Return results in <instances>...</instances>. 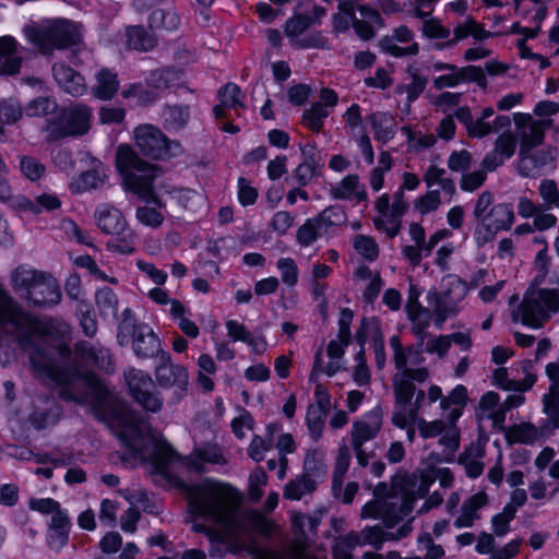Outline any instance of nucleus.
<instances>
[{
	"label": "nucleus",
	"instance_id": "423d86ee",
	"mask_svg": "<svg viewBox=\"0 0 559 559\" xmlns=\"http://www.w3.org/2000/svg\"><path fill=\"white\" fill-rule=\"evenodd\" d=\"M337 12L332 15V28L335 34L345 33L353 26L355 34L362 40L376 36L374 26L383 27L378 10L359 4L355 0H337Z\"/></svg>",
	"mask_w": 559,
	"mask_h": 559
},
{
	"label": "nucleus",
	"instance_id": "6e6552de",
	"mask_svg": "<svg viewBox=\"0 0 559 559\" xmlns=\"http://www.w3.org/2000/svg\"><path fill=\"white\" fill-rule=\"evenodd\" d=\"M117 341L120 346H127L131 342L134 354L142 359L159 358L162 353H165L153 329L146 323H138L130 309L122 312Z\"/></svg>",
	"mask_w": 559,
	"mask_h": 559
},
{
	"label": "nucleus",
	"instance_id": "49530a36",
	"mask_svg": "<svg viewBox=\"0 0 559 559\" xmlns=\"http://www.w3.org/2000/svg\"><path fill=\"white\" fill-rule=\"evenodd\" d=\"M329 116V110L321 104L314 103L305 110L302 115L306 126L314 132H319L323 126V120Z\"/></svg>",
	"mask_w": 559,
	"mask_h": 559
},
{
	"label": "nucleus",
	"instance_id": "f704fd0d",
	"mask_svg": "<svg viewBox=\"0 0 559 559\" xmlns=\"http://www.w3.org/2000/svg\"><path fill=\"white\" fill-rule=\"evenodd\" d=\"M162 118L167 130L178 131L188 123L190 110L186 105H167L162 112Z\"/></svg>",
	"mask_w": 559,
	"mask_h": 559
},
{
	"label": "nucleus",
	"instance_id": "13d9d810",
	"mask_svg": "<svg viewBox=\"0 0 559 559\" xmlns=\"http://www.w3.org/2000/svg\"><path fill=\"white\" fill-rule=\"evenodd\" d=\"M487 180V173L480 168L474 171L462 174L460 179V188L465 192H474L483 187Z\"/></svg>",
	"mask_w": 559,
	"mask_h": 559
},
{
	"label": "nucleus",
	"instance_id": "bf43d9fd",
	"mask_svg": "<svg viewBox=\"0 0 559 559\" xmlns=\"http://www.w3.org/2000/svg\"><path fill=\"white\" fill-rule=\"evenodd\" d=\"M46 133V140L48 142H56L67 136H72L68 129L67 122L63 120V116L60 119H50L46 121L44 127Z\"/></svg>",
	"mask_w": 559,
	"mask_h": 559
},
{
	"label": "nucleus",
	"instance_id": "f257e3e1",
	"mask_svg": "<svg viewBox=\"0 0 559 559\" xmlns=\"http://www.w3.org/2000/svg\"><path fill=\"white\" fill-rule=\"evenodd\" d=\"M70 331V325L62 320L39 322L29 316L0 284V332L16 335L33 371L60 385L59 394L63 400L88 404L97 415L110 420L128 448L139 451L142 416L114 396L94 374L66 370L51 356V348L62 359L71 356L66 342Z\"/></svg>",
	"mask_w": 559,
	"mask_h": 559
},
{
	"label": "nucleus",
	"instance_id": "0e129e2a",
	"mask_svg": "<svg viewBox=\"0 0 559 559\" xmlns=\"http://www.w3.org/2000/svg\"><path fill=\"white\" fill-rule=\"evenodd\" d=\"M474 241L478 248L484 247L488 242L493 241L498 231L489 225L485 219H475Z\"/></svg>",
	"mask_w": 559,
	"mask_h": 559
},
{
	"label": "nucleus",
	"instance_id": "4be33fe9",
	"mask_svg": "<svg viewBox=\"0 0 559 559\" xmlns=\"http://www.w3.org/2000/svg\"><path fill=\"white\" fill-rule=\"evenodd\" d=\"M219 104L214 106L213 114L217 119H228L230 115L228 110H237L243 107L241 100L240 87L234 83H227L224 87L218 90Z\"/></svg>",
	"mask_w": 559,
	"mask_h": 559
},
{
	"label": "nucleus",
	"instance_id": "c9c22d12",
	"mask_svg": "<svg viewBox=\"0 0 559 559\" xmlns=\"http://www.w3.org/2000/svg\"><path fill=\"white\" fill-rule=\"evenodd\" d=\"M119 82L117 74L103 69L96 74V84L93 87V94L100 99H110L118 91Z\"/></svg>",
	"mask_w": 559,
	"mask_h": 559
},
{
	"label": "nucleus",
	"instance_id": "7ed1b4c3",
	"mask_svg": "<svg viewBox=\"0 0 559 559\" xmlns=\"http://www.w3.org/2000/svg\"><path fill=\"white\" fill-rule=\"evenodd\" d=\"M116 165L123 175L129 190L133 191L146 204L139 206L135 212L136 219L151 228H158L164 223V215L158 209L165 203L155 193L153 182L159 169L143 160L131 146L121 144L117 148Z\"/></svg>",
	"mask_w": 559,
	"mask_h": 559
},
{
	"label": "nucleus",
	"instance_id": "b1692460",
	"mask_svg": "<svg viewBox=\"0 0 559 559\" xmlns=\"http://www.w3.org/2000/svg\"><path fill=\"white\" fill-rule=\"evenodd\" d=\"M187 466L198 473L205 471V464L224 465L227 463L222 450L217 445L207 444L194 450L186 460Z\"/></svg>",
	"mask_w": 559,
	"mask_h": 559
},
{
	"label": "nucleus",
	"instance_id": "58836bf2",
	"mask_svg": "<svg viewBox=\"0 0 559 559\" xmlns=\"http://www.w3.org/2000/svg\"><path fill=\"white\" fill-rule=\"evenodd\" d=\"M107 178L105 168L98 164L93 169L81 174L76 181V191H85L102 187Z\"/></svg>",
	"mask_w": 559,
	"mask_h": 559
},
{
	"label": "nucleus",
	"instance_id": "e2e57ef3",
	"mask_svg": "<svg viewBox=\"0 0 559 559\" xmlns=\"http://www.w3.org/2000/svg\"><path fill=\"white\" fill-rule=\"evenodd\" d=\"M22 174L32 181L40 179L45 174V166L32 156H22L20 160Z\"/></svg>",
	"mask_w": 559,
	"mask_h": 559
},
{
	"label": "nucleus",
	"instance_id": "a878e982",
	"mask_svg": "<svg viewBox=\"0 0 559 559\" xmlns=\"http://www.w3.org/2000/svg\"><path fill=\"white\" fill-rule=\"evenodd\" d=\"M41 272L27 264L16 266L10 275V284L13 292L25 300L26 295L33 289Z\"/></svg>",
	"mask_w": 559,
	"mask_h": 559
},
{
	"label": "nucleus",
	"instance_id": "a19ab883",
	"mask_svg": "<svg viewBox=\"0 0 559 559\" xmlns=\"http://www.w3.org/2000/svg\"><path fill=\"white\" fill-rule=\"evenodd\" d=\"M538 194L543 201L540 204L546 209L559 210V188L554 179H543L538 185Z\"/></svg>",
	"mask_w": 559,
	"mask_h": 559
},
{
	"label": "nucleus",
	"instance_id": "4d7b16f0",
	"mask_svg": "<svg viewBox=\"0 0 559 559\" xmlns=\"http://www.w3.org/2000/svg\"><path fill=\"white\" fill-rule=\"evenodd\" d=\"M373 224L377 229L383 230L390 238H394L400 233L401 217H395L390 211L373 218Z\"/></svg>",
	"mask_w": 559,
	"mask_h": 559
},
{
	"label": "nucleus",
	"instance_id": "1a4fd4ad",
	"mask_svg": "<svg viewBox=\"0 0 559 559\" xmlns=\"http://www.w3.org/2000/svg\"><path fill=\"white\" fill-rule=\"evenodd\" d=\"M24 33L43 52L75 46L81 41L78 26L64 19L46 20L37 26H26Z\"/></svg>",
	"mask_w": 559,
	"mask_h": 559
},
{
	"label": "nucleus",
	"instance_id": "39448f33",
	"mask_svg": "<svg viewBox=\"0 0 559 559\" xmlns=\"http://www.w3.org/2000/svg\"><path fill=\"white\" fill-rule=\"evenodd\" d=\"M414 502V495L404 491L396 479L392 481L390 491L386 484L381 483L374 489V500L364 506L361 516L382 520L386 527L392 528L412 512Z\"/></svg>",
	"mask_w": 559,
	"mask_h": 559
},
{
	"label": "nucleus",
	"instance_id": "f03ea898",
	"mask_svg": "<svg viewBox=\"0 0 559 559\" xmlns=\"http://www.w3.org/2000/svg\"><path fill=\"white\" fill-rule=\"evenodd\" d=\"M175 484L185 492L190 512L218 526L226 537L236 538L247 532L249 523L262 520L257 512L239 510L240 496L228 484L211 478L200 484L176 479Z\"/></svg>",
	"mask_w": 559,
	"mask_h": 559
},
{
	"label": "nucleus",
	"instance_id": "79ce46f5",
	"mask_svg": "<svg viewBox=\"0 0 559 559\" xmlns=\"http://www.w3.org/2000/svg\"><path fill=\"white\" fill-rule=\"evenodd\" d=\"M329 411L319 407L308 406L306 423L311 438L318 441L322 437V431L325 425V418Z\"/></svg>",
	"mask_w": 559,
	"mask_h": 559
},
{
	"label": "nucleus",
	"instance_id": "338daca9",
	"mask_svg": "<svg viewBox=\"0 0 559 559\" xmlns=\"http://www.w3.org/2000/svg\"><path fill=\"white\" fill-rule=\"evenodd\" d=\"M318 164L311 158L307 157L294 171V178L301 187L307 186L317 174Z\"/></svg>",
	"mask_w": 559,
	"mask_h": 559
},
{
	"label": "nucleus",
	"instance_id": "37998d69",
	"mask_svg": "<svg viewBox=\"0 0 559 559\" xmlns=\"http://www.w3.org/2000/svg\"><path fill=\"white\" fill-rule=\"evenodd\" d=\"M311 26V21L307 14H297L289 17L284 27L285 35L288 37L290 45L296 43V39L302 37L307 28Z\"/></svg>",
	"mask_w": 559,
	"mask_h": 559
},
{
	"label": "nucleus",
	"instance_id": "774afa93",
	"mask_svg": "<svg viewBox=\"0 0 559 559\" xmlns=\"http://www.w3.org/2000/svg\"><path fill=\"white\" fill-rule=\"evenodd\" d=\"M473 163L472 154L466 151L462 150L459 152H452L448 159V167L452 171L455 173H466Z\"/></svg>",
	"mask_w": 559,
	"mask_h": 559
},
{
	"label": "nucleus",
	"instance_id": "4468645a",
	"mask_svg": "<svg viewBox=\"0 0 559 559\" xmlns=\"http://www.w3.org/2000/svg\"><path fill=\"white\" fill-rule=\"evenodd\" d=\"M155 379L163 389H174L176 401L181 400L188 390L189 374L185 367L174 364L168 353H162L155 368Z\"/></svg>",
	"mask_w": 559,
	"mask_h": 559
},
{
	"label": "nucleus",
	"instance_id": "9d476101",
	"mask_svg": "<svg viewBox=\"0 0 559 559\" xmlns=\"http://www.w3.org/2000/svg\"><path fill=\"white\" fill-rule=\"evenodd\" d=\"M98 228L112 236L107 242L108 250L121 254L132 253L135 249V234L128 227L122 213L112 205L100 204L94 212Z\"/></svg>",
	"mask_w": 559,
	"mask_h": 559
},
{
	"label": "nucleus",
	"instance_id": "cd10ccee",
	"mask_svg": "<svg viewBox=\"0 0 559 559\" xmlns=\"http://www.w3.org/2000/svg\"><path fill=\"white\" fill-rule=\"evenodd\" d=\"M75 354L82 360L91 362L106 372L112 369V356L104 347H96L88 342L81 341L75 344Z\"/></svg>",
	"mask_w": 559,
	"mask_h": 559
},
{
	"label": "nucleus",
	"instance_id": "aec40b11",
	"mask_svg": "<svg viewBox=\"0 0 559 559\" xmlns=\"http://www.w3.org/2000/svg\"><path fill=\"white\" fill-rule=\"evenodd\" d=\"M64 122L72 136H80L91 128L92 108L85 104H72L62 110Z\"/></svg>",
	"mask_w": 559,
	"mask_h": 559
},
{
	"label": "nucleus",
	"instance_id": "de8ad7c7",
	"mask_svg": "<svg viewBox=\"0 0 559 559\" xmlns=\"http://www.w3.org/2000/svg\"><path fill=\"white\" fill-rule=\"evenodd\" d=\"M350 463V451L347 445H342L338 449V454L336 456L335 467L333 472V489L340 488L342 486L344 476L348 471Z\"/></svg>",
	"mask_w": 559,
	"mask_h": 559
},
{
	"label": "nucleus",
	"instance_id": "864d4df0",
	"mask_svg": "<svg viewBox=\"0 0 559 559\" xmlns=\"http://www.w3.org/2000/svg\"><path fill=\"white\" fill-rule=\"evenodd\" d=\"M412 532L411 521L404 523L396 532H390L381 536V532L372 530L368 533L367 539L370 544L374 545L376 548H380L383 539L386 540H399L406 537Z\"/></svg>",
	"mask_w": 559,
	"mask_h": 559
},
{
	"label": "nucleus",
	"instance_id": "e433bc0d",
	"mask_svg": "<svg viewBox=\"0 0 559 559\" xmlns=\"http://www.w3.org/2000/svg\"><path fill=\"white\" fill-rule=\"evenodd\" d=\"M174 449L165 441H156L152 453L154 471L164 477H168V465L175 460Z\"/></svg>",
	"mask_w": 559,
	"mask_h": 559
},
{
	"label": "nucleus",
	"instance_id": "c85d7f7f",
	"mask_svg": "<svg viewBox=\"0 0 559 559\" xmlns=\"http://www.w3.org/2000/svg\"><path fill=\"white\" fill-rule=\"evenodd\" d=\"M75 354L82 360L91 362L106 372L112 369V356L104 347H96L88 342L81 341L75 344Z\"/></svg>",
	"mask_w": 559,
	"mask_h": 559
},
{
	"label": "nucleus",
	"instance_id": "3c124183",
	"mask_svg": "<svg viewBox=\"0 0 559 559\" xmlns=\"http://www.w3.org/2000/svg\"><path fill=\"white\" fill-rule=\"evenodd\" d=\"M57 103L53 98L48 96H39L34 98L26 106V115L29 117L47 116L55 112Z\"/></svg>",
	"mask_w": 559,
	"mask_h": 559
},
{
	"label": "nucleus",
	"instance_id": "f8f14e48",
	"mask_svg": "<svg viewBox=\"0 0 559 559\" xmlns=\"http://www.w3.org/2000/svg\"><path fill=\"white\" fill-rule=\"evenodd\" d=\"M558 150L551 145L519 151L516 171L523 178H538L546 169H556Z\"/></svg>",
	"mask_w": 559,
	"mask_h": 559
},
{
	"label": "nucleus",
	"instance_id": "2f4dec72",
	"mask_svg": "<svg viewBox=\"0 0 559 559\" xmlns=\"http://www.w3.org/2000/svg\"><path fill=\"white\" fill-rule=\"evenodd\" d=\"M368 121L374 132V139L382 144L392 140L396 133V122L393 117L385 112H372Z\"/></svg>",
	"mask_w": 559,
	"mask_h": 559
},
{
	"label": "nucleus",
	"instance_id": "8fccbe9b",
	"mask_svg": "<svg viewBox=\"0 0 559 559\" xmlns=\"http://www.w3.org/2000/svg\"><path fill=\"white\" fill-rule=\"evenodd\" d=\"M316 219L323 231L326 233L329 227L342 225L346 221V215L340 206H329Z\"/></svg>",
	"mask_w": 559,
	"mask_h": 559
},
{
	"label": "nucleus",
	"instance_id": "0eeeda50",
	"mask_svg": "<svg viewBox=\"0 0 559 559\" xmlns=\"http://www.w3.org/2000/svg\"><path fill=\"white\" fill-rule=\"evenodd\" d=\"M559 312V288L528 289L522 302L513 311L514 321L540 329L550 318Z\"/></svg>",
	"mask_w": 559,
	"mask_h": 559
},
{
	"label": "nucleus",
	"instance_id": "ea45409f",
	"mask_svg": "<svg viewBox=\"0 0 559 559\" xmlns=\"http://www.w3.org/2000/svg\"><path fill=\"white\" fill-rule=\"evenodd\" d=\"M127 44L130 48L148 51L154 48L155 39L141 26H132L127 31Z\"/></svg>",
	"mask_w": 559,
	"mask_h": 559
},
{
	"label": "nucleus",
	"instance_id": "ddd939ff",
	"mask_svg": "<svg viewBox=\"0 0 559 559\" xmlns=\"http://www.w3.org/2000/svg\"><path fill=\"white\" fill-rule=\"evenodd\" d=\"M466 284L455 275H448L442 281V290L437 297L433 312L436 324L441 326L443 322L459 312V304L467 294Z\"/></svg>",
	"mask_w": 559,
	"mask_h": 559
},
{
	"label": "nucleus",
	"instance_id": "6ab92c4d",
	"mask_svg": "<svg viewBox=\"0 0 559 559\" xmlns=\"http://www.w3.org/2000/svg\"><path fill=\"white\" fill-rule=\"evenodd\" d=\"M52 73L58 85L68 94L78 97L87 91L85 79L66 63H55Z\"/></svg>",
	"mask_w": 559,
	"mask_h": 559
},
{
	"label": "nucleus",
	"instance_id": "a18cd8bd",
	"mask_svg": "<svg viewBox=\"0 0 559 559\" xmlns=\"http://www.w3.org/2000/svg\"><path fill=\"white\" fill-rule=\"evenodd\" d=\"M95 302L103 314H116L118 310V297L109 287L100 288L95 294Z\"/></svg>",
	"mask_w": 559,
	"mask_h": 559
},
{
	"label": "nucleus",
	"instance_id": "09e8293b",
	"mask_svg": "<svg viewBox=\"0 0 559 559\" xmlns=\"http://www.w3.org/2000/svg\"><path fill=\"white\" fill-rule=\"evenodd\" d=\"M324 231L314 218H309L297 230V241L301 246H310L317 238L323 235Z\"/></svg>",
	"mask_w": 559,
	"mask_h": 559
},
{
	"label": "nucleus",
	"instance_id": "2eb2a0df",
	"mask_svg": "<svg viewBox=\"0 0 559 559\" xmlns=\"http://www.w3.org/2000/svg\"><path fill=\"white\" fill-rule=\"evenodd\" d=\"M124 377L134 400L140 405L152 413L162 408L160 394L152 390L153 381L146 372L132 368L124 373Z\"/></svg>",
	"mask_w": 559,
	"mask_h": 559
},
{
	"label": "nucleus",
	"instance_id": "dca6fc26",
	"mask_svg": "<svg viewBox=\"0 0 559 559\" xmlns=\"http://www.w3.org/2000/svg\"><path fill=\"white\" fill-rule=\"evenodd\" d=\"M60 300L61 292L57 280L51 274L44 271L25 298V301L33 307L56 306Z\"/></svg>",
	"mask_w": 559,
	"mask_h": 559
},
{
	"label": "nucleus",
	"instance_id": "603ef678",
	"mask_svg": "<svg viewBox=\"0 0 559 559\" xmlns=\"http://www.w3.org/2000/svg\"><path fill=\"white\" fill-rule=\"evenodd\" d=\"M355 250L366 260L372 262L379 257V247L373 238L365 235H357L354 238Z\"/></svg>",
	"mask_w": 559,
	"mask_h": 559
},
{
	"label": "nucleus",
	"instance_id": "9b49d317",
	"mask_svg": "<svg viewBox=\"0 0 559 559\" xmlns=\"http://www.w3.org/2000/svg\"><path fill=\"white\" fill-rule=\"evenodd\" d=\"M133 139L138 150L152 159L170 158L181 152L179 142L169 140L159 128L150 123L138 126Z\"/></svg>",
	"mask_w": 559,
	"mask_h": 559
},
{
	"label": "nucleus",
	"instance_id": "680f3d73",
	"mask_svg": "<svg viewBox=\"0 0 559 559\" xmlns=\"http://www.w3.org/2000/svg\"><path fill=\"white\" fill-rule=\"evenodd\" d=\"M380 45L385 52L397 58L404 56H416L419 51V46L415 41L407 47H400L395 44L393 38L390 37L382 38Z\"/></svg>",
	"mask_w": 559,
	"mask_h": 559
},
{
	"label": "nucleus",
	"instance_id": "bb28decb",
	"mask_svg": "<svg viewBox=\"0 0 559 559\" xmlns=\"http://www.w3.org/2000/svg\"><path fill=\"white\" fill-rule=\"evenodd\" d=\"M61 205L60 200L50 193H43L31 200L22 194H16V198L12 202V209L17 211H28L34 214H39L44 211H52Z\"/></svg>",
	"mask_w": 559,
	"mask_h": 559
},
{
	"label": "nucleus",
	"instance_id": "052dcab7",
	"mask_svg": "<svg viewBox=\"0 0 559 559\" xmlns=\"http://www.w3.org/2000/svg\"><path fill=\"white\" fill-rule=\"evenodd\" d=\"M277 269L281 273L282 282L294 287L298 282V267L296 262L292 258H281L277 261Z\"/></svg>",
	"mask_w": 559,
	"mask_h": 559
},
{
	"label": "nucleus",
	"instance_id": "c756f323",
	"mask_svg": "<svg viewBox=\"0 0 559 559\" xmlns=\"http://www.w3.org/2000/svg\"><path fill=\"white\" fill-rule=\"evenodd\" d=\"M330 193L336 200H355L356 202L367 200L365 187L359 183L357 175L344 177L338 183L331 187Z\"/></svg>",
	"mask_w": 559,
	"mask_h": 559
},
{
	"label": "nucleus",
	"instance_id": "72a5a7b5",
	"mask_svg": "<svg viewBox=\"0 0 559 559\" xmlns=\"http://www.w3.org/2000/svg\"><path fill=\"white\" fill-rule=\"evenodd\" d=\"M514 219V211L510 203L495 204L485 217V221L498 233L501 230H509L512 227Z\"/></svg>",
	"mask_w": 559,
	"mask_h": 559
},
{
	"label": "nucleus",
	"instance_id": "412c9836",
	"mask_svg": "<svg viewBox=\"0 0 559 559\" xmlns=\"http://www.w3.org/2000/svg\"><path fill=\"white\" fill-rule=\"evenodd\" d=\"M533 364L531 360H524L522 362V370L525 373L523 380H511L508 378V370L506 368H498L493 372L495 383L508 391L523 392L530 390L535 381L536 376L531 372Z\"/></svg>",
	"mask_w": 559,
	"mask_h": 559
},
{
	"label": "nucleus",
	"instance_id": "6e6d98bb",
	"mask_svg": "<svg viewBox=\"0 0 559 559\" xmlns=\"http://www.w3.org/2000/svg\"><path fill=\"white\" fill-rule=\"evenodd\" d=\"M540 433L538 429L531 424L514 426L509 433L513 442L532 444L538 440Z\"/></svg>",
	"mask_w": 559,
	"mask_h": 559
},
{
	"label": "nucleus",
	"instance_id": "20e7f679",
	"mask_svg": "<svg viewBox=\"0 0 559 559\" xmlns=\"http://www.w3.org/2000/svg\"><path fill=\"white\" fill-rule=\"evenodd\" d=\"M392 348V361L396 372L392 377L394 397L399 402L411 401L415 394V384L424 383L430 376L428 368L421 367L425 356L421 347H404L397 335L389 340Z\"/></svg>",
	"mask_w": 559,
	"mask_h": 559
},
{
	"label": "nucleus",
	"instance_id": "7c9ffc66",
	"mask_svg": "<svg viewBox=\"0 0 559 559\" xmlns=\"http://www.w3.org/2000/svg\"><path fill=\"white\" fill-rule=\"evenodd\" d=\"M281 431V425L271 423L265 427L263 436L254 435L247 449V454L254 462H261L265 453L274 448V437Z\"/></svg>",
	"mask_w": 559,
	"mask_h": 559
},
{
	"label": "nucleus",
	"instance_id": "c03bdc74",
	"mask_svg": "<svg viewBox=\"0 0 559 559\" xmlns=\"http://www.w3.org/2000/svg\"><path fill=\"white\" fill-rule=\"evenodd\" d=\"M180 24L179 15L171 9H156L151 14V25L167 31L177 29Z\"/></svg>",
	"mask_w": 559,
	"mask_h": 559
},
{
	"label": "nucleus",
	"instance_id": "393cba45",
	"mask_svg": "<svg viewBox=\"0 0 559 559\" xmlns=\"http://www.w3.org/2000/svg\"><path fill=\"white\" fill-rule=\"evenodd\" d=\"M22 58L17 55L16 41L11 36L0 37V75H14L20 72Z\"/></svg>",
	"mask_w": 559,
	"mask_h": 559
},
{
	"label": "nucleus",
	"instance_id": "473e14b6",
	"mask_svg": "<svg viewBox=\"0 0 559 559\" xmlns=\"http://www.w3.org/2000/svg\"><path fill=\"white\" fill-rule=\"evenodd\" d=\"M488 498L485 492H477L469 497L463 503L461 514L454 521V525L457 528L472 526L474 521L478 519L477 511L486 506Z\"/></svg>",
	"mask_w": 559,
	"mask_h": 559
},
{
	"label": "nucleus",
	"instance_id": "4c0bfd02",
	"mask_svg": "<svg viewBox=\"0 0 559 559\" xmlns=\"http://www.w3.org/2000/svg\"><path fill=\"white\" fill-rule=\"evenodd\" d=\"M316 483L308 475H302L289 480L284 488V498L289 500H299L305 495L314 490Z\"/></svg>",
	"mask_w": 559,
	"mask_h": 559
},
{
	"label": "nucleus",
	"instance_id": "a211bd4d",
	"mask_svg": "<svg viewBox=\"0 0 559 559\" xmlns=\"http://www.w3.org/2000/svg\"><path fill=\"white\" fill-rule=\"evenodd\" d=\"M381 427L382 409L378 406L353 424L352 445H364L365 442L373 440L380 432Z\"/></svg>",
	"mask_w": 559,
	"mask_h": 559
},
{
	"label": "nucleus",
	"instance_id": "f3484780",
	"mask_svg": "<svg viewBox=\"0 0 559 559\" xmlns=\"http://www.w3.org/2000/svg\"><path fill=\"white\" fill-rule=\"evenodd\" d=\"M522 121L516 120V134L519 151L539 148L545 139V131L551 126V120H533L531 116H521Z\"/></svg>",
	"mask_w": 559,
	"mask_h": 559
},
{
	"label": "nucleus",
	"instance_id": "69168bd1",
	"mask_svg": "<svg viewBox=\"0 0 559 559\" xmlns=\"http://www.w3.org/2000/svg\"><path fill=\"white\" fill-rule=\"evenodd\" d=\"M267 476L262 467H257L249 476V497L257 502L263 496L262 487L266 485Z\"/></svg>",
	"mask_w": 559,
	"mask_h": 559
},
{
	"label": "nucleus",
	"instance_id": "5fc2aeb1",
	"mask_svg": "<svg viewBox=\"0 0 559 559\" xmlns=\"http://www.w3.org/2000/svg\"><path fill=\"white\" fill-rule=\"evenodd\" d=\"M23 110L21 104L13 99L0 100V122L13 124L22 118Z\"/></svg>",
	"mask_w": 559,
	"mask_h": 559
},
{
	"label": "nucleus",
	"instance_id": "5701e85b",
	"mask_svg": "<svg viewBox=\"0 0 559 559\" xmlns=\"http://www.w3.org/2000/svg\"><path fill=\"white\" fill-rule=\"evenodd\" d=\"M472 36L475 40H485L492 36V33L486 31L481 24H479L472 16H467L463 22L459 23L453 28V38L447 43L439 45L440 49L453 47L460 40Z\"/></svg>",
	"mask_w": 559,
	"mask_h": 559
}]
</instances>
